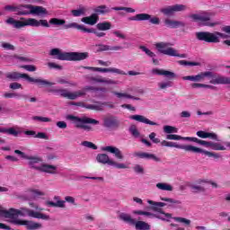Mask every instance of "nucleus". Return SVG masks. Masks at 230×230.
<instances>
[{
  "mask_svg": "<svg viewBox=\"0 0 230 230\" xmlns=\"http://www.w3.org/2000/svg\"><path fill=\"white\" fill-rule=\"evenodd\" d=\"M50 57H56L57 60H66L67 62H80L89 58V52H64L60 49H52Z\"/></svg>",
  "mask_w": 230,
  "mask_h": 230,
  "instance_id": "obj_1",
  "label": "nucleus"
},
{
  "mask_svg": "<svg viewBox=\"0 0 230 230\" xmlns=\"http://www.w3.org/2000/svg\"><path fill=\"white\" fill-rule=\"evenodd\" d=\"M97 87L94 86H84L83 90H78L75 92H70L67 89H51L49 93H53L54 94H60L62 98H66V100H78L82 96L87 94V91H94L96 93Z\"/></svg>",
  "mask_w": 230,
  "mask_h": 230,
  "instance_id": "obj_2",
  "label": "nucleus"
},
{
  "mask_svg": "<svg viewBox=\"0 0 230 230\" xmlns=\"http://www.w3.org/2000/svg\"><path fill=\"white\" fill-rule=\"evenodd\" d=\"M5 76L9 80H13V82L24 78V80H27V82L37 84L38 87H52V85H55V83L53 82H49L46 79H35L29 76L28 74H21L19 72H9L5 75Z\"/></svg>",
  "mask_w": 230,
  "mask_h": 230,
  "instance_id": "obj_3",
  "label": "nucleus"
},
{
  "mask_svg": "<svg viewBox=\"0 0 230 230\" xmlns=\"http://www.w3.org/2000/svg\"><path fill=\"white\" fill-rule=\"evenodd\" d=\"M66 119L72 121L75 128H81L82 130H85L86 132H91L93 130V127L89 125H100L99 120L89 117L80 118L75 115H66Z\"/></svg>",
  "mask_w": 230,
  "mask_h": 230,
  "instance_id": "obj_4",
  "label": "nucleus"
},
{
  "mask_svg": "<svg viewBox=\"0 0 230 230\" xmlns=\"http://www.w3.org/2000/svg\"><path fill=\"white\" fill-rule=\"evenodd\" d=\"M5 22L7 24H11L13 28L19 30V28H24V26H32L34 28H39V26H42L43 28H49V23L48 20H37L34 18H29L25 22H21L19 20H15L12 17L8 18Z\"/></svg>",
  "mask_w": 230,
  "mask_h": 230,
  "instance_id": "obj_5",
  "label": "nucleus"
},
{
  "mask_svg": "<svg viewBox=\"0 0 230 230\" xmlns=\"http://www.w3.org/2000/svg\"><path fill=\"white\" fill-rule=\"evenodd\" d=\"M193 22H199V26H207L208 28H215L220 24L219 22H213L211 19V13L203 12L199 13H192L189 15Z\"/></svg>",
  "mask_w": 230,
  "mask_h": 230,
  "instance_id": "obj_6",
  "label": "nucleus"
},
{
  "mask_svg": "<svg viewBox=\"0 0 230 230\" xmlns=\"http://www.w3.org/2000/svg\"><path fill=\"white\" fill-rule=\"evenodd\" d=\"M171 43L168 42H159L155 44V48L159 53L162 55H167L168 57H179L180 58H186L188 55L177 53V49L170 47Z\"/></svg>",
  "mask_w": 230,
  "mask_h": 230,
  "instance_id": "obj_7",
  "label": "nucleus"
},
{
  "mask_svg": "<svg viewBox=\"0 0 230 230\" xmlns=\"http://www.w3.org/2000/svg\"><path fill=\"white\" fill-rule=\"evenodd\" d=\"M114 10L115 12H127L128 13H134L136 12L135 9L131 7H111L109 8L105 4L98 5L93 12L96 15H106V13H111Z\"/></svg>",
  "mask_w": 230,
  "mask_h": 230,
  "instance_id": "obj_8",
  "label": "nucleus"
},
{
  "mask_svg": "<svg viewBox=\"0 0 230 230\" xmlns=\"http://www.w3.org/2000/svg\"><path fill=\"white\" fill-rule=\"evenodd\" d=\"M119 218L120 220H123V222H126L130 226H135L136 230H150L151 229V226L148 223L145 221H136L128 214L121 213L119 215Z\"/></svg>",
  "mask_w": 230,
  "mask_h": 230,
  "instance_id": "obj_9",
  "label": "nucleus"
},
{
  "mask_svg": "<svg viewBox=\"0 0 230 230\" xmlns=\"http://www.w3.org/2000/svg\"><path fill=\"white\" fill-rule=\"evenodd\" d=\"M96 161L100 164H108V166H112L113 168H117V170H125V168H127L125 164H119L111 159L107 154H98L96 156Z\"/></svg>",
  "mask_w": 230,
  "mask_h": 230,
  "instance_id": "obj_10",
  "label": "nucleus"
},
{
  "mask_svg": "<svg viewBox=\"0 0 230 230\" xmlns=\"http://www.w3.org/2000/svg\"><path fill=\"white\" fill-rule=\"evenodd\" d=\"M197 40H200L201 42H208L209 44H217L220 42V39L215 35V32L209 31H198L196 32Z\"/></svg>",
  "mask_w": 230,
  "mask_h": 230,
  "instance_id": "obj_11",
  "label": "nucleus"
},
{
  "mask_svg": "<svg viewBox=\"0 0 230 230\" xmlns=\"http://www.w3.org/2000/svg\"><path fill=\"white\" fill-rule=\"evenodd\" d=\"M71 28H75V30H80L84 33H94V35H96V37H99V38L105 37V32H98L96 31V29H93V28L87 29L85 26L80 25L76 22H71V23H68L67 25H65V30H69Z\"/></svg>",
  "mask_w": 230,
  "mask_h": 230,
  "instance_id": "obj_12",
  "label": "nucleus"
},
{
  "mask_svg": "<svg viewBox=\"0 0 230 230\" xmlns=\"http://www.w3.org/2000/svg\"><path fill=\"white\" fill-rule=\"evenodd\" d=\"M217 74H215L211 71H207V72H201L200 74L197 75H187L183 76V80H190V82H202L204 78H212L211 80H217Z\"/></svg>",
  "mask_w": 230,
  "mask_h": 230,
  "instance_id": "obj_13",
  "label": "nucleus"
},
{
  "mask_svg": "<svg viewBox=\"0 0 230 230\" xmlns=\"http://www.w3.org/2000/svg\"><path fill=\"white\" fill-rule=\"evenodd\" d=\"M11 224H13L14 226H26V229H28V230L42 229V224H40V223H35L33 221L17 219V217L13 218V220H11Z\"/></svg>",
  "mask_w": 230,
  "mask_h": 230,
  "instance_id": "obj_14",
  "label": "nucleus"
},
{
  "mask_svg": "<svg viewBox=\"0 0 230 230\" xmlns=\"http://www.w3.org/2000/svg\"><path fill=\"white\" fill-rule=\"evenodd\" d=\"M128 21H149L151 24H161V20L157 16L152 17V15L148 13H138L135 16H131L128 18Z\"/></svg>",
  "mask_w": 230,
  "mask_h": 230,
  "instance_id": "obj_15",
  "label": "nucleus"
},
{
  "mask_svg": "<svg viewBox=\"0 0 230 230\" xmlns=\"http://www.w3.org/2000/svg\"><path fill=\"white\" fill-rule=\"evenodd\" d=\"M198 145H201L202 146H207V148H211L212 150L216 151H226L227 150V146H224L221 143L218 142H211V141H205V140H200L198 138L197 142Z\"/></svg>",
  "mask_w": 230,
  "mask_h": 230,
  "instance_id": "obj_16",
  "label": "nucleus"
},
{
  "mask_svg": "<svg viewBox=\"0 0 230 230\" xmlns=\"http://www.w3.org/2000/svg\"><path fill=\"white\" fill-rule=\"evenodd\" d=\"M103 127L109 130H118L119 128V120L116 116H109L103 119Z\"/></svg>",
  "mask_w": 230,
  "mask_h": 230,
  "instance_id": "obj_17",
  "label": "nucleus"
},
{
  "mask_svg": "<svg viewBox=\"0 0 230 230\" xmlns=\"http://www.w3.org/2000/svg\"><path fill=\"white\" fill-rule=\"evenodd\" d=\"M161 146H167L169 148H179L180 150H185V152H193V146L179 145L177 142H168L164 140L161 142Z\"/></svg>",
  "mask_w": 230,
  "mask_h": 230,
  "instance_id": "obj_18",
  "label": "nucleus"
},
{
  "mask_svg": "<svg viewBox=\"0 0 230 230\" xmlns=\"http://www.w3.org/2000/svg\"><path fill=\"white\" fill-rule=\"evenodd\" d=\"M151 206L148 208L151 211H155V213H160L161 215H164L167 218H170L172 217V214L164 213L163 210V208L166 206V203L164 202H149Z\"/></svg>",
  "mask_w": 230,
  "mask_h": 230,
  "instance_id": "obj_19",
  "label": "nucleus"
},
{
  "mask_svg": "<svg viewBox=\"0 0 230 230\" xmlns=\"http://www.w3.org/2000/svg\"><path fill=\"white\" fill-rule=\"evenodd\" d=\"M102 152H108L109 154H113L116 159H119V161H123L125 159V156L123 155V153L119 148L114 146H107L102 147Z\"/></svg>",
  "mask_w": 230,
  "mask_h": 230,
  "instance_id": "obj_20",
  "label": "nucleus"
},
{
  "mask_svg": "<svg viewBox=\"0 0 230 230\" xmlns=\"http://www.w3.org/2000/svg\"><path fill=\"white\" fill-rule=\"evenodd\" d=\"M21 215V210L15 208H10L9 210L4 209V208L0 207V217L4 218H17Z\"/></svg>",
  "mask_w": 230,
  "mask_h": 230,
  "instance_id": "obj_21",
  "label": "nucleus"
},
{
  "mask_svg": "<svg viewBox=\"0 0 230 230\" xmlns=\"http://www.w3.org/2000/svg\"><path fill=\"white\" fill-rule=\"evenodd\" d=\"M129 119H134L135 121H138V123H145V125L159 126L157 122H154L143 115H131Z\"/></svg>",
  "mask_w": 230,
  "mask_h": 230,
  "instance_id": "obj_22",
  "label": "nucleus"
},
{
  "mask_svg": "<svg viewBox=\"0 0 230 230\" xmlns=\"http://www.w3.org/2000/svg\"><path fill=\"white\" fill-rule=\"evenodd\" d=\"M85 78L90 82H96L97 84H107L108 85H118V81H114L112 79H105L102 77H94L86 75Z\"/></svg>",
  "mask_w": 230,
  "mask_h": 230,
  "instance_id": "obj_23",
  "label": "nucleus"
},
{
  "mask_svg": "<svg viewBox=\"0 0 230 230\" xmlns=\"http://www.w3.org/2000/svg\"><path fill=\"white\" fill-rule=\"evenodd\" d=\"M28 162V164L30 168H32V170H37L38 172L40 170V166H37L39 163H42V158L40 156H30L28 155L25 158Z\"/></svg>",
  "mask_w": 230,
  "mask_h": 230,
  "instance_id": "obj_24",
  "label": "nucleus"
},
{
  "mask_svg": "<svg viewBox=\"0 0 230 230\" xmlns=\"http://www.w3.org/2000/svg\"><path fill=\"white\" fill-rule=\"evenodd\" d=\"M210 84H212L213 85H230V77L217 74L216 79L210 80Z\"/></svg>",
  "mask_w": 230,
  "mask_h": 230,
  "instance_id": "obj_25",
  "label": "nucleus"
},
{
  "mask_svg": "<svg viewBox=\"0 0 230 230\" xmlns=\"http://www.w3.org/2000/svg\"><path fill=\"white\" fill-rule=\"evenodd\" d=\"M192 154H204V155H208V157H214V159H220L222 157L218 153H213L209 151H206L200 147L194 146L192 149Z\"/></svg>",
  "mask_w": 230,
  "mask_h": 230,
  "instance_id": "obj_26",
  "label": "nucleus"
},
{
  "mask_svg": "<svg viewBox=\"0 0 230 230\" xmlns=\"http://www.w3.org/2000/svg\"><path fill=\"white\" fill-rule=\"evenodd\" d=\"M134 155H135V157H139V159H152L153 161H155L156 163H161V158L157 157L154 154L138 152V153H134Z\"/></svg>",
  "mask_w": 230,
  "mask_h": 230,
  "instance_id": "obj_27",
  "label": "nucleus"
},
{
  "mask_svg": "<svg viewBox=\"0 0 230 230\" xmlns=\"http://www.w3.org/2000/svg\"><path fill=\"white\" fill-rule=\"evenodd\" d=\"M164 22L166 28H172V29H176L181 27L184 28V26H186V23L184 22L170 20V19H165Z\"/></svg>",
  "mask_w": 230,
  "mask_h": 230,
  "instance_id": "obj_28",
  "label": "nucleus"
},
{
  "mask_svg": "<svg viewBox=\"0 0 230 230\" xmlns=\"http://www.w3.org/2000/svg\"><path fill=\"white\" fill-rule=\"evenodd\" d=\"M82 22H84V24H89L90 26H94L98 21H100V17L98 14L92 13L90 16H86L81 19Z\"/></svg>",
  "mask_w": 230,
  "mask_h": 230,
  "instance_id": "obj_29",
  "label": "nucleus"
},
{
  "mask_svg": "<svg viewBox=\"0 0 230 230\" xmlns=\"http://www.w3.org/2000/svg\"><path fill=\"white\" fill-rule=\"evenodd\" d=\"M31 15H48V10L42 6L31 4Z\"/></svg>",
  "mask_w": 230,
  "mask_h": 230,
  "instance_id": "obj_30",
  "label": "nucleus"
},
{
  "mask_svg": "<svg viewBox=\"0 0 230 230\" xmlns=\"http://www.w3.org/2000/svg\"><path fill=\"white\" fill-rule=\"evenodd\" d=\"M31 4L18 5L16 15H31Z\"/></svg>",
  "mask_w": 230,
  "mask_h": 230,
  "instance_id": "obj_31",
  "label": "nucleus"
},
{
  "mask_svg": "<svg viewBox=\"0 0 230 230\" xmlns=\"http://www.w3.org/2000/svg\"><path fill=\"white\" fill-rule=\"evenodd\" d=\"M39 172H43L44 173H50L52 175H55L57 173V166L48 164H41V166H40Z\"/></svg>",
  "mask_w": 230,
  "mask_h": 230,
  "instance_id": "obj_32",
  "label": "nucleus"
},
{
  "mask_svg": "<svg viewBox=\"0 0 230 230\" xmlns=\"http://www.w3.org/2000/svg\"><path fill=\"white\" fill-rule=\"evenodd\" d=\"M95 71L99 73H116L117 75H127V73L119 68H102V67H95Z\"/></svg>",
  "mask_w": 230,
  "mask_h": 230,
  "instance_id": "obj_33",
  "label": "nucleus"
},
{
  "mask_svg": "<svg viewBox=\"0 0 230 230\" xmlns=\"http://www.w3.org/2000/svg\"><path fill=\"white\" fill-rule=\"evenodd\" d=\"M97 104H86L85 109L89 111H103V106L107 105V102H96Z\"/></svg>",
  "mask_w": 230,
  "mask_h": 230,
  "instance_id": "obj_34",
  "label": "nucleus"
},
{
  "mask_svg": "<svg viewBox=\"0 0 230 230\" xmlns=\"http://www.w3.org/2000/svg\"><path fill=\"white\" fill-rule=\"evenodd\" d=\"M0 133L8 134L9 136H13L14 137H17L19 134H21V131L15 130V128H0Z\"/></svg>",
  "mask_w": 230,
  "mask_h": 230,
  "instance_id": "obj_35",
  "label": "nucleus"
},
{
  "mask_svg": "<svg viewBox=\"0 0 230 230\" xmlns=\"http://www.w3.org/2000/svg\"><path fill=\"white\" fill-rule=\"evenodd\" d=\"M160 13L166 15V17H172V15L175 14V10L173 8V5H168L166 7L161 8Z\"/></svg>",
  "mask_w": 230,
  "mask_h": 230,
  "instance_id": "obj_36",
  "label": "nucleus"
},
{
  "mask_svg": "<svg viewBox=\"0 0 230 230\" xmlns=\"http://www.w3.org/2000/svg\"><path fill=\"white\" fill-rule=\"evenodd\" d=\"M112 94H114V96H117V98H128L129 100H136L137 102H139L141 100V98L139 97H134L128 93H119V92H112Z\"/></svg>",
  "mask_w": 230,
  "mask_h": 230,
  "instance_id": "obj_37",
  "label": "nucleus"
},
{
  "mask_svg": "<svg viewBox=\"0 0 230 230\" xmlns=\"http://www.w3.org/2000/svg\"><path fill=\"white\" fill-rule=\"evenodd\" d=\"M96 28L100 31H107L112 28V24L110 22H102L97 23Z\"/></svg>",
  "mask_w": 230,
  "mask_h": 230,
  "instance_id": "obj_38",
  "label": "nucleus"
},
{
  "mask_svg": "<svg viewBox=\"0 0 230 230\" xmlns=\"http://www.w3.org/2000/svg\"><path fill=\"white\" fill-rule=\"evenodd\" d=\"M23 211V213H22ZM19 215H27V217H31V218H39L40 212L35 210H31L30 208H23Z\"/></svg>",
  "mask_w": 230,
  "mask_h": 230,
  "instance_id": "obj_39",
  "label": "nucleus"
},
{
  "mask_svg": "<svg viewBox=\"0 0 230 230\" xmlns=\"http://www.w3.org/2000/svg\"><path fill=\"white\" fill-rule=\"evenodd\" d=\"M49 22L53 26H64V28L67 26V24H66V20L64 19L51 18Z\"/></svg>",
  "mask_w": 230,
  "mask_h": 230,
  "instance_id": "obj_40",
  "label": "nucleus"
},
{
  "mask_svg": "<svg viewBox=\"0 0 230 230\" xmlns=\"http://www.w3.org/2000/svg\"><path fill=\"white\" fill-rule=\"evenodd\" d=\"M156 188L162 191H173V187L168 183L159 182L156 184Z\"/></svg>",
  "mask_w": 230,
  "mask_h": 230,
  "instance_id": "obj_41",
  "label": "nucleus"
},
{
  "mask_svg": "<svg viewBox=\"0 0 230 230\" xmlns=\"http://www.w3.org/2000/svg\"><path fill=\"white\" fill-rule=\"evenodd\" d=\"M85 12H87L85 7H81L79 9L72 10L71 13L74 17H82V15H85Z\"/></svg>",
  "mask_w": 230,
  "mask_h": 230,
  "instance_id": "obj_42",
  "label": "nucleus"
},
{
  "mask_svg": "<svg viewBox=\"0 0 230 230\" xmlns=\"http://www.w3.org/2000/svg\"><path fill=\"white\" fill-rule=\"evenodd\" d=\"M164 132H165V134H177V132H179V129L173 126H164Z\"/></svg>",
  "mask_w": 230,
  "mask_h": 230,
  "instance_id": "obj_43",
  "label": "nucleus"
},
{
  "mask_svg": "<svg viewBox=\"0 0 230 230\" xmlns=\"http://www.w3.org/2000/svg\"><path fill=\"white\" fill-rule=\"evenodd\" d=\"M190 190L192 193H204L206 189L200 185H190Z\"/></svg>",
  "mask_w": 230,
  "mask_h": 230,
  "instance_id": "obj_44",
  "label": "nucleus"
},
{
  "mask_svg": "<svg viewBox=\"0 0 230 230\" xmlns=\"http://www.w3.org/2000/svg\"><path fill=\"white\" fill-rule=\"evenodd\" d=\"M129 132L133 137H139V136H141V133H139V130H137V127L136 125H131L129 127Z\"/></svg>",
  "mask_w": 230,
  "mask_h": 230,
  "instance_id": "obj_45",
  "label": "nucleus"
},
{
  "mask_svg": "<svg viewBox=\"0 0 230 230\" xmlns=\"http://www.w3.org/2000/svg\"><path fill=\"white\" fill-rule=\"evenodd\" d=\"M159 89H168V87H173V82L166 81L158 84Z\"/></svg>",
  "mask_w": 230,
  "mask_h": 230,
  "instance_id": "obj_46",
  "label": "nucleus"
},
{
  "mask_svg": "<svg viewBox=\"0 0 230 230\" xmlns=\"http://www.w3.org/2000/svg\"><path fill=\"white\" fill-rule=\"evenodd\" d=\"M30 193H31V197H32L33 199H39V197H44V192L39 190H31Z\"/></svg>",
  "mask_w": 230,
  "mask_h": 230,
  "instance_id": "obj_47",
  "label": "nucleus"
},
{
  "mask_svg": "<svg viewBox=\"0 0 230 230\" xmlns=\"http://www.w3.org/2000/svg\"><path fill=\"white\" fill-rule=\"evenodd\" d=\"M97 49V53H102V51H111V46L109 45H103V44H98L95 45Z\"/></svg>",
  "mask_w": 230,
  "mask_h": 230,
  "instance_id": "obj_48",
  "label": "nucleus"
},
{
  "mask_svg": "<svg viewBox=\"0 0 230 230\" xmlns=\"http://www.w3.org/2000/svg\"><path fill=\"white\" fill-rule=\"evenodd\" d=\"M82 146H85L86 148H91L92 150H98V146L94 145L93 142L83 141L81 143Z\"/></svg>",
  "mask_w": 230,
  "mask_h": 230,
  "instance_id": "obj_49",
  "label": "nucleus"
},
{
  "mask_svg": "<svg viewBox=\"0 0 230 230\" xmlns=\"http://www.w3.org/2000/svg\"><path fill=\"white\" fill-rule=\"evenodd\" d=\"M172 7L174 8V13L175 12H186V10L188 9V6H186L185 4H176L172 5Z\"/></svg>",
  "mask_w": 230,
  "mask_h": 230,
  "instance_id": "obj_50",
  "label": "nucleus"
},
{
  "mask_svg": "<svg viewBox=\"0 0 230 230\" xmlns=\"http://www.w3.org/2000/svg\"><path fill=\"white\" fill-rule=\"evenodd\" d=\"M32 119L34 121H41L42 123H49L51 121V119L48 117H40V116H34L32 117Z\"/></svg>",
  "mask_w": 230,
  "mask_h": 230,
  "instance_id": "obj_51",
  "label": "nucleus"
},
{
  "mask_svg": "<svg viewBox=\"0 0 230 230\" xmlns=\"http://www.w3.org/2000/svg\"><path fill=\"white\" fill-rule=\"evenodd\" d=\"M173 220L175 222H180V224H184V226H190L191 224V220L184 217H173Z\"/></svg>",
  "mask_w": 230,
  "mask_h": 230,
  "instance_id": "obj_52",
  "label": "nucleus"
},
{
  "mask_svg": "<svg viewBox=\"0 0 230 230\" xmlns=\"http://www.w3.org/2000/svg\"><path fill=\"white\" fill-rule=\"evenodd\" d=\"M20 67L22 69H25V71H29L30 73L37 71V66H35L34 65H22Z\"/></svg>",
  "mask_w": 230,
  "mask_h": 230,
  "instance_id": "obj_53",
  "label": "nucleus"
},
{
  "mask_svg": "<svg viewBox=\"0 0 230 230\" xmlns=\"http://www.w3.org/2000/svg\"><path fill=\"white\" fill-rule=\"evenodd\" d=\"M48 208H66L64 202H47Z\"/></svg>",
  "mask_w": 230,
  "mask_h": 230,
  "instance_id": "obj_54",
  "label": "nucleus"
},
{
  "mask_svg": "<svg viewBox=\"0 0 230 230\" xmlns=\"http://www.w3.org/2000/svg\"><path fill=\"white\" fill-rule=\"evenodd\" d=\"M140 49L143 50L144 53L147 55V57H150L151 58H155V53L152 52V50L148 49V48L145 46H140Z\"/></svg>",
  "mask_w": 230,
  "mask_h": 230,
  "instance_id": "obj_55",
  "label": "nucleus"
},
{
  "mask_svg": "<svg viewBox=\"0 0 230 230\" xmlns=\"http://www.w3.org/2000/svg\"><path fill=\"white\" fill-rule=\"evenodd\" d=\"M166 139H169L171 141H182V137L180 135L169 134L166 135Z\"/></svg>",
  "mask_w": 230,
  "mask_h": 230,
  "instance_id": "obj_56",
  "label": "nucleus"
},
{
  "mask_svg": "<svg viewBox=\"0 0 230 230\" xmlns=\"http://www.w3.org/2000/svg\"><path fill=\"white\" fill-rule=\"evenodd\" d=\"M163 76H166L168 80H173V78H177V75L172 71L164 70Z\"/></svg>",
  "mask_w": 230,
  "mask_h": 230,
  "instance_id": "obj_57",
  "label": "nucleus"
},
{
  "mask_svg": "<svg viewBox=\"0 0 230 230\" xmlns=\"http://www.w3.org/2000/svg\"><path fill=\"white\" fill-rule=\"evenodd\" d=\"M178 64H180V66H200V63L199 62H191L187 60H180L178 61Z\"/></svg>",
  "mask_w": 230,
  "mask_h": 230,
  "instance_id": "obj_58",
  "label": "nucleus"
},
{
  "mask_svg": "<svg viewBox=\"0 0 230 230\" xmlns=\"http://www.w3.org/2000/svg\"><path fill=\"white\" fill-rule=\"evenodd\" d=\"M134 215H144L145 217H155V215H154L151 212H146V211H142V210H135Z\"/></svg>",
  "mask_w": 230,
  "mask_h": 230,
  "instance_id": "obj_59",
  "label": "nucleus"
},
{
  "mask_svg": "<svg viewBox=\"0 0 230 230\" xmlns=\"http://www.w3.org/2000/svg\"><path fill=\"white\" fill-rule=\"evenodd\" d=\"M155 136H157V134H155V132H152V133L149 135V139H151L153 143H155V145H157L158 143H161V139L155 137Z\"/></svg>",
  "mask_w": 230,
  "mask_h": 230,
  "instance_id": "obj_60",
  "label": "nucleus"
},
{
  "mask_svg": "<svg viewBox=\"0 0 230 230\" xmlns=\"http://www.w3.org/2000/svg\"><path fill=\"white\" fill-rule=\"evenodd\" d=\"M2 48H4V49H8L10 51H15V46L10 43H6V42L2 43Z\"/></svg>",
  "mask_w": 230,
  "mask_h": 230,
  "instance_id": "obj_61",
  "label": "nucleus"
},
{
  "mask_svg": "<svg viewBox=\"0 0 230 230\" xmlns=\"http://www.w3.org/2000/svg\"><path fill=\"white\" fill-rule=\"evenodd\" d=\"M35 137L38 139H49V137L44 132H39L38 134L35 135Z\"/></svg>",
  "mask_w": 230,
  "mask_h": 230,
  "instance_id": "obj_62",
  "label": "nucleus"
},
{
  "mask_svg": "<svg viewBox=\"0 0 230 230\" xmlns=\"http://www.w3.org/2000/svg\"><path fill=\"white\" fill-rule=\"evenodd\" d=\"M133 170L136 173H145V169H143V166L139 164L135 165Z\"/></svg>",
  "mask_w": 230,
  "mask_h": 230,
  "instance_id": "obj_63",
  "label": "nucleus"
},
{
  "mask_svg": "<svg viewBox=\"0 0 230 230\" xmlns=\"http://www.w3.org/2000/svg\"><path fill=\"white\" fill-rule=\"evenodd\" d=\"M4 10L6 12H16L17 13L18 5L17 6H14V5H5L4 6Z\"/></svg>",
  "mask_w": 230,
  "mask_h": 230,
  "instance_id": "obj_64",
  "label": "nucleus"
}]
</instances>
